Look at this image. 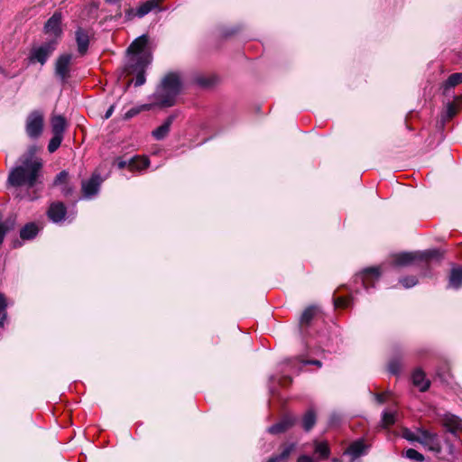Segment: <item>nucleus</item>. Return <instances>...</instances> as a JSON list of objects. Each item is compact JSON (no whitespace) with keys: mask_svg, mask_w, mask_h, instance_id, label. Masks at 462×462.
<instances>
[{"mask_svg":"<svg viewBox=\"0 0 462 462\" xmlns=\"http://www.w3.org/2000/svg\"><path fill=\"white\" fill-rule=\"evenodd\" d=\"M42 163L40 159L29 156L20 166L14 168L9 174V182L15 187L27 186L32 188L37 183Z\"/></svg>","mask_w":462,"mask_h":462,"instance_id":"nucleus-1","label":"nucleus"},{"mask_svg":"<svg viewBox=\"0 0 462 462\" xmlns=\"http://www.w3.org/2000/svg\"><path fill=\"white\" fill-rule=\"evenodd\" d=\"M181 87L182 81L180 74L176 72L167 74L154 93L155 105L162 107L172 106Z\"/></svg>","mask_w":462,"mask_h":462,"instance_id":"nucleus-2","label":"nucleus"},{"mask_svg":"<svg viewBox=\"0 0 462 462\" xmlns=\"http://www.w3.org/2000/svg\"><path fill=\"white\" fill-rule=\"evenodd\" d=\"M152 61L151 55H143L135 59L128 60L125 65V72L129 75L135 74L134 86L140 87L145 82L144 72Z\"/></svg>","mask_w":462,"mask_h":462,"instance_id":"nucleus-3","label":"nucleus"},{"mask_svg":"<svg viewBox=\"0 0 462 462\" xmlns=\"http://www.w3.org/2000/svg\"><path fill=\"white\" fill-rule=\"evenodd\" d=\"M57 45V42L55 40H51L46 42L39 46H33L29 54V61L31 63H40L43 65L48 60L49 57L55 51Z\"/></svg>","mask_w":462,"mask_h":462,"instance_id":"nucleus-4","label":"nucleus"},{"mask_svg":"<svg viewBox=\"0 0 462 462\" xmlns=\"http://www.w3.org/2000/svg\"><path fill=\"white\" fill-rule=\"evenodd\" d=\"M425 260L432 259L439 256L437 250H428L421 254L402 253L393 256V263L396 266H407L411 264L418 257Z\"/></svg>","mask_w":462,"mask_h":462,"instance_id":"nucleus-5","label":"nucleus"},{"mask_svg":"<svg viewBox=\"0 0 462 462\" xmlns=\"http://www.w3.org/2000/svg\"><path fill=\"white\" fill-rule=\"evenodd\" d=\"M26 134L30 138H38L43 130V115L40 111L32 112L27 119L25 125Z\"/></svg>","mask_w":462,"mask_h":462,"instance_id":"nucleus-6","label":"nucleus"},{"mask_svg":"<svg viewBox=\"0 0 462 462\" xmlns=\"http://www.w3.org/2000/svg\"><path fill=\"white\" fill-rule=\"evenodd\" d=\"M93 37V32L90 29L78 27L75 31V40L77 43V50L80 56L86 55L88 52L90 40Z\"/></svg>","mask_w":462,"mask_h":462,"instance_id":"nucleus-7","label":"nucleus"},{"mask_svg":"<svg viewBox=\"0 0 462 462\" xmlns=\"http://www.w3.org/2000/svg\"><path fill=\"white\" fill-rule=\"evenodd\" d=\"M420 439H418V442L432 452L439 453L441 451V444L436 433L425 430H420Z\"/></svg>","mask_w":462,"mask_h":462,"instance_id":"nucleus-8","label":"nucleus"},{"mask_svg":"<svg viewBox=\"0 0 462 462\" xmlns=\"http://www.w3.org/2000/svg\"><path fill=\"white\" fill-rule=\"evenodd\" d=\"M148 43V37L146 35H142L135 39L131 45L128 47V60L143 57V55H151L149 51H146L144 48Z\"/></svg>","mask_w":462,"mask_h":462,"instance_id":"nucleus-9","label":"nucleus"},{"mask_svg":"<svg viewBox=\"0 0 462 462\" xmlns=\"http://www.w3.org/2000/svg\"><path fill=\"white\" fill-rule=\"evenodd\" d=\"M71 60L72 55L68 53L60 55L56 60L55 73L63 81L69 76Z\"/></svg>","mask_w":462,"mask_h":462,"instance_id":"nucleus-10","label":"nucleus"},{"mask_svg":"<svg viewBox=\"0 0 462 462\" xmlns=\"http://www.w3.org/2000/svg\"><path fill=\"white\" fill-rule=\"evenodd\" d=\"M100 184L101 180L98 175H93L89 180H83L81 184L83 196L88 199L97 194Z\"/></svg>","mask_w":462,"mask_h":462,"instance_id":"nucleus-11","label":"nucleus"},{"mask_svg":"<svg viewBox=\"0 0 462 462\" xmlns=\"http://www.w3.org/2000/svg\"><path fill=\"white\" fill-rule=\"evenodd\" d=\"M61 24V14L54 13L51 18L46 22L44 29L46 33H51L55 37L60 36L62 31L60 28Z\"/></svg>","mask_w":462,"mask_h":462,"instance_id":"nucleus-12","label":"nucleus"},{"mask_svg":"<svg viewBox=\"0 0 462 462\" xmlns=\"http://www.w3.org/2000/svg\"><path fill=\"white\" fill-rule=\"evenodd\" d=\"M66 215V208L63 203H52L48 209V217L55 223L60 222L64 219Z\"/></svg>","mask_w":462,"mask_h":462,"instance_id":"nucleus-13","label":"nucleus"},{"mask_svg":"<svg viewBox=\"0 0 462 462\" xmlns=\"http://www.w3.org/2000/svg\"><path fill=\"white\" fill-rule=\"evenodd\" d=\"M314 454L318 461L326 460L330 456V448L327 441H313Z\"/></svg>","mask_w":462,"mask_h":462,"instance_id":"nucleus-14","label":"nucleus"},{"mask_svg":"<svg viewBox=\"0 0 462 462\" xmlns=\"http://www.w3.org/2000/svg\"><path fill=\"white\" fill-rule=\"evenodd\" d=\"M295 419L291 416H285L279 422L273 424L268 429L271 434H280L289 430L294 423Z\"/></svg>","mask_w":462,"mask_h":462,"instance_id":"nucleus-15","label":"nucleus"},{"mask_svg":"<svg viewBox=\"0 0 462 462\" xmlns=\"http://www.w3.org/2000/svg\"><path fill=\"white\" fill-rule=\"evenodd\" d=\"M380 277V270L377 267H371L365 269L362 273V282L365 288L374 286V282L377 281Z\"/></svg>","mask_w":462,"mask_h":462,"instance_id":"nucleus-16","label":"nucleus"},{"mask_svg":"<svg viewBox=\"0 0 462 462\" xmlns=\"http://www.w3.org/2000/svg\"><path fill=\"white\" fill-rule=\"evenodd\" d=\"M442 424L451 433L462 429V420L457 416L450 413H447L443 416Z\"/></svg>","mask_w":462,"mask_h":462,"instance_id":"nucleus-17","label":"nucleus"},{"mask_svg":"<svg viewBox=\"0 0 462 462\" xmlns=\"http://www.w3.org/2000/svg\"><path fill=\"white\" fill-rule=\"evenodd\" d=\"M365 448L363 439H358L349 445L345 454L351 456V461H354L365 453Z\"/></svg>","mask_w":462,"mask_h":462,"instance_id":"nucleus-18","label":"nucleus"},{"mask_svg":"<svg viewBox=\"0 0 462 462\" xmlns=\"http://www.w3.org/2000/svg\"><path fill=\"white\" fill-rule=\"evenodd\" d=\"M51 132L53 135L63 136L67 122L63 116H53L51 119Z\"/></svg>","mask_w":462,"mask_h":462,"instance_id":"nucleus-19","label":"nucleus"},{"mask_svg":"<svg viewBox=\"0 0 462 462\" xmlns=\"http://www.w3.org/2000/svg\"><path fill=\"white\" fill-rule=\"evenodd\" d=\"M174 116H170L162 125L152 131V136L156 140H162L165 138L170 132V128L174 121Z\"/></svg>","mask_w":462,"mask_h":462,"instance_id":"nucleus-20","label":"nucleus"},{"mask_svg":"<svg viewBox=\"0 0 462 462\" xmlns=\"http://www.w3.org/2000/svg\"><path fill=\"white\" fill-rule=\"evenodd\" d=\"M412 383L420 388V392H425L430 387V381L426 379L425 374L420 369H417L412 374Z\"/></svg>","mask_w":462,"mask_h":462,"instance_id":"nucleus-21","label":"nucleus"},{"mask_svg":"<svg viewBox=\"0 0 462 462\" xmlns=\"http://www.w3.org/2000/svg\"><path fill=\"white\" fill-rule=\"evenodd\" d=\"M462 286V266L453 267L448 278V287L459 289Z\"/></svg>","mask_w":462,"mask_h":462,"instance_id":"nucleus-22","label":"nucleus"},{"mask_svg":"<svg viewBox=\"0 0 462 462\" xmlns=\"http://www.w3.org/2000/svg\"><path fill=\"white\" fill-rule=\"evenodd\" d=\"M162 0H148L145 3L142 4L137 9H136V15L138 17H143L147 14H149L152 10L155 9L159 6V4Z\"/></svg>","mask_w":462,"mask_h":462,"instance_id":"nucleus-23","label":"nucleus"},{"mask_svg":"<svg viewBox=\"0 0 462 462\" xmlns=\"http://www.w3.org/2000/svg\"><path fill=\"white\" fill-rule=\"evenodd\" d=\"M39 232V227L34 223L26 224L20 231V236L23 240L32 239Z\"/></svg>","mask_w":462,"mask_h":462,"instance_id":"nucleus-24","label":"nucleus"},{"mask_svg":"<svg viewBox=\"0 0 462 462\" xmlns=\"http://www.w3.org/2000/svg\"><path fill=\"white\" fill-rule=\"evenodd\" d=\"M316 423V413L312 409L308 410L302 418V427L306 431L310 430Z\"/></svg>","mask_w":462,"mask_h":462,"instance_id":"nucleus-25","label":"nucleus"},{"mask_svg":"<svg viewBox=\"0 0 462 462\" xmlns=\"http://www.w3.org/2000/svg\"><path fill=\"white\" fill-rule=\"evenodd\" d=\"M318 309L316 307L310 306L307 308L300 319V327L309 326L314 316L317 314Z\"/></svg>","mask_w":462,"mask_h":462,"instance_id":"nucleus-26","label":"nucleus"},{"mask_svg":"<svg viewBox=\"0 0 462 462\" xmlns=\"http://www.w3.org/2000/svg\"><path fill=\"white\" fill-rule=\"evenodd\" d=\"M149 160L146 157H134L129 162L128 166L131 170H143L149 166Z\"/></svg>","mask_w":462,"mask_h":462,"instance_id":"nucleus-27","label":"nucleus"},{"mask_svg":"<svg viewBox=\"0 0 462 462\" xmlns=\"http://www.w3.org/2000/svg\"><path fill=\"white\" fill-rule=\"evenodd\" d=\"M296 444L295 443H289L284 444L282 446V450L280 455L274 456L276 458H278L279 462L286 460L290 455L295 450Z\"/></svg>","mask_w":462,"mask_h":462,"instance_id":"nucleus-28","label":"nucleus"},{"mask_svg":"<svg viewBox=\"0 0 462 462\" xmlns=\"http://www.w3.org/2000/svg\"><path fill=\"white\" fill-rule=\"evenodd\" d=\"M460 83H462V73H453L448 78V79L444 83V88L446 89L454 88L459 85Z\"/></svg>","mask_w":462,"mask_h":462,"instance_id":"nucleus-29","label":"nucleus"},{"mask_svg":"<svg viewBox=\"0 0 462 462\" xmlns=\"http://www.w3.org/2000/svg\"><path fill=\"white\" fill-rule=\"evenodd\" d=\"M63 140V136L60 135H53L52 138L50 140V143L48 144V151L52 153L55 151L58 150V148L60 146V143Z\"/></svg>","mask_w":462,"mask_h":462,"instance_id":"nucleus-30","label":"nucleus"},{"mask_svg":"<svg viewBox=\"0 0 462 462\" xmlns=\"http://www.w3.org/2000/svg\"><path fill=\"white\" fill-rule=\"evenodd\" d=\"M395 423V413L394 412H383L382 417V426L388 428Z\"/></svg>","mask_w":462,"mask_h":462,"instance_id":"nucleus-31","label":"nucleus"},{"mask_svg":"<svg viewBox=\"0 0 462 462\" xmlns=\"http://www.w3.org/2000/svg\"><path fill=\"white\" fill-rule=\"evenodd\" d=\"M6 308H7L6 299L4 296V294L0 293V320H3V323H5V321L7 318Z\"/></svg>","mask_w":462,"mask_h":462,"instance_id":"nucleus-32","label":"nucleus"},{"mask_svg":"<svg viewBox=\"0 0 462 462\" xmlns=\"http://www.w3.org/2000/svg\"><path fill=\"white\" fill-rule=\"evenodd\" d=\"M405 455L408 458L416 461H422L424 459L423 455L413 448L407 449Z\"/></svg>","mask_w":462,"mask_h":462,"instance_id":"nucleus-33","label":"nucleus"},{"mask_svg":"<svg viewBox=\"0 0 462 462\" xmlns=\"http://www.w3.org/2000/svg\"><path fill=\"white\" fill-rule=\"evenodd\" d=\"M400 282L404 288L408 289V288H411V287L416 285L418 282V280L415 276H408V277H404V278L401 279Z\"/></svg>","mask_w":462,"mask_h":462,"instance_id":"nucleus-34","label":"nucleus"},{"mask_svg":"<svg viewBox=\"0 0 462 462\" xmlns=\"http://www.w3.org/2000/svg\"><path fill=\"white\" fill-rule=\"evenodd\" d=\"M457 111H458V106L455 102L448 103L447 109H446L448 118H449V119L452 118L454 116L457 115Z\"/></svg>","mask_w":462,"mask_h":462,"instance_id":"nucleus-35","label":"nucleus"},{"mask_svg":"<svg viewBox=\"0 0 462 462\" xmlns=\"http://www.w3.org/2000/svg\"><path fill=\"white\" fill-rule=\"evenodd\" d=\"M350 299L347 297H337L334 299V305L336 308H346L349 306Z\"/></svg>","mask_w":462,"mask_h":462,"instance_id":"nucleus-36","label":"nucleus"},{"mask_svg":"<svg viewBox=\"0 0 462 462\" xmlns=\"http://www.w3.org/2000/svg\"><path fill=\"white\" fill-rule=\"evenodd\" d=\"M388 370L393 374H397L401 370V364L397 360H392L388 365Z\"/></svg>","mask_w":462,"mask_h":462,"instance_id":"nucleus-37","label":"nucleus"},{"mask_svg":"<svg viewBox=\"0 0 462 462\" xmlns=\"http://www.w3.org/2000/svg\"><path fill=\"white\" fill-rule=\"evenodd\" d=\"M402 436L404 439H406L407 440H410V441H417L418 442V439H420V434L419 436H417L414 432L405 429L402 432Z\"/></svg>","mask_w":462,"mask_h":462,"instance_id":"nucleus-38","label":"nucleus"},{"mask_svg":"<svg viewBox=\"0 0 462 462\" xmlns=\"http://www.w3.org/2000/svg\"><path fill=\"white\" fill-rule=\"evenodd\" d=\"M68 178V172L65 171H60L54 180V185H60L66 181Z\"/></svg>","mask_w":462,"mask_h":462,"instance_id":"nucleus-39","label":"nucleus"},{"mask_svg":"<svg viewBox=\"0 0 462 462\" xmlns=\"http://www.w3.org/2000/svg\"><path fill=\"white\" fill-rule=\"evenodd\" d=\"M298 462H319L315 457H310L308 455H301L298 457Z\"/></svg>","mask_w":462,"mask_h":462,"instance_id":"nucleus-40","label":"nucleus"},{"mask_svg":"<svg viewBox=\"0 0 462 462\" xmlns=\"http://www.w3.org/2000/svg\"><path fill=\"white\" fill-rule=\"evenodd\" d=\"M136 15V9H133V8H129L125 11V18L127 20H132L133 18H134Z\"/></svg>","mask_w":462,"mask_h":462,"instance_id":"nucleus-41","label":"nucleus"},{"mask_svg":"<svg viewBox=\"0 0 462 462\" xmlns=\"http://www.w3.org/2000/svg\"><path fill=\"white\" fill-rule=\"evenodd\" d=\"M114 108H115V106H111L108 108V110L106 111V115H105V118H106V119H108V118L112 116V114H113V112H114Z\"/></svg>","mask_w":462,"mask_h":462,"instance_id":"nucleus-42","label":"nucleus"},{"mask_svg":"<svg viewBox=\"0 0 462 462\" xmlns=\"http://www.w3.org/2000/svg\"><path fill=\"white\" fill-rule=\"evenodd\" d=\"M305 364H310V365H318V366H321V362L319 361V360H310V361H305L304 362Z\"/></svg>","mask_w":462,"mask_h":462,"instance_id":"nucleus-43","label":"nucleus"},{"mask_svg":"<svg viewBox=\"0 0 462 462\" xmlns=\"http://www.w3.org/2000/svg\"><path fill=\"white\" fill-rule=\"evenodd\" d=\"M376 400L379 403H383L385 402V396L384 394H377L376 395Z\"/></svg>","mask_w":462,"mask_h":462,"instance_id":"nucleus-44","label":"nucleus"},{"mask_svg":"<svg viewBox=\"0 0 462 462\" xmlns=\"http://www.w3.org/2000/svg\"><path fill=\"white\" fill-rule=\"evenodd\" d=\"M126 164H127V162H126L122 161V162H120L118 163V167H119V168H121V169H123V168H125V167L126 166Z\"/></svg>","mask_w":462,"mask_h":462,"instance_id":"nucleus-45","label":"nucleus"},{"mask_svg":"<svg viewBox=\"0 0 462 462\" xmlns=\"http://www.w3.org/2000/svg\"><path fill=\"white\" fill-rule=\"evenodd\" d=\"M105 1L107 4H116V3L119 2L120 0H105Z\"/></svg>","mask_w":462,"mask_h":462,"instance_id":"nucleus-46","label":"nucleus"},{"mask_svg":"<svg viewBox=\"0 0 462 462\" xmlns=\"http://www.w3.org/2000/svg\"><path fill=\"white\" fill-rule=\"evenodd\" d=\"M267 462H279L278 458H276L274 456L272 457Z\"/></svg>","mask_w":462,"mask_h":462,"instance_id":"nucleus-47","label":"nucleus"},{"mask_svg":"<svg viewBox=\"0 0 462 462\" xmlns=\"http://www.w3.org/2000/svg\"><path fill=\"white\" fill-rule=\"evenodd\" d=\"M135 113H136L135 111L130 110V111L126 114V116H131L134 115Z\"/></svg>","mask_w":462,"mask_h":462,"instance_id":"nucleus-48","label":"nucleus"},{"mask_svg":"<svg viewBox=\"0 0 462 462\" xmlns=\"http://www.w3.org/2000/svg\"><path fill=\"white\" fill-rule=\"evenodd\" d=\"M4 326L3 320H0V328Z\"/></svg>","mask_w":462,"mask_h":462,"instance_id":"nucleus-49","label":"nucleus"},{"mask_svg":"<svg viewBox=\"0 0 462 462\" xmlns=\"http://www.w3.org/2000/svg\"><path fill=\"white\" fill-rule=\"evenodd\" d=\"M333 462H339V460L337 458H334Z\"/></svg>","mask_w":462,"mask_h":462,"instance_id":"nucleus-50","label":"nucleus"}]
</instances>
